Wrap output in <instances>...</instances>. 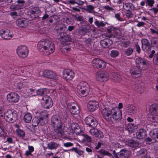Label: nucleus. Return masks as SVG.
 Segmentation results:
<instances>
[{
  "label": "nucleus",
  "mask_w": 158,
  "mask_h": 158,
  "mask_svg": "<svg viewBox=\"0 0 158 158\" xmlns=\"http://www.w3.org/2000/svg\"><path fill=\"white\" fill-rule=\"evenodd\" d=\"M16 23L19 27L25 28L28 25V21L25 19H19L16 20Z\"/></svg>",
  "instance_id": "6ab92c4d"
},
{
  "label": "nucleus",
  "mask_w": 158,
  "mask_h": 158,
  "mask_svg": "<svg viewBox=\"0 0 158 158\" xmlns=\"http://www.w3.org/2000/svg\"><path fill=\"white\" fill-rule=\"evenodd\" d=\"M131 153V152L129 150L123 149L120 152V155L122 158H128Z\"/></svg>",
  "instance_id": "393cba45"
},
{
  "label": "nucleus",
  "mask_w": 158,
  "mask_h": 158,
  "mask_svg": "<svg viewBox=\"0 0 158 158\" xmlns=\"http://www.w3.org/2000/svg\"><path fill=\"white\" fill-rule=\"evenodd\" d=\"M119 54L117 50H113L111 51L110 53V56L113 57L115 58Z\"/></svg>",
  "instance_id": "de8ad7c7"
},
{
  "label": "nucleus",
  "mask_w": 158,
  "mask_h": 158,
  "mask_svg": "<svg viewBox=\"0 0 158 158\" xmlns=\"http://www.w3.org/2000/svg\"><path fill=\"white\" fill-rule=\"evenodd\" d=\"M150 31L152 34H156L158 35V29L156 27L153 28H150Z\"/></svg>",
  "instance_id": "603ef678"
},
{
  "label": "nucleus",
  "mask_w": 158,
  "mask_h": 158,
  "mask_svg": "<svg viewBox=\"0 0 158 158\" xmlns=\"http://www.w3.org/2000/svg\"><path fill=\"white\" fill-rule=\"evenodd\" d=\"M32 119L31 114L29 113L26 114L24 116V120L26 123H29Z\"/></svg>",
  "instance_id": "4c0bfd02"
},
{
  "label": "nucleus",
  "mask_w": 158,
  "mask_h": 158,
  "mask_svg": "<svg viewBox=\"0 0 158 158\" xmlns=\"http://www.w3.org/2000/svg\"><path fill=\"white\" fill-rule=\"evenodd\" d=\"M138 22L136 26L139 27H143L145 24V23L143 22Z\"/></svg>",
  "instance_id": "338daca9"
},
{
  "label": "nucleus",
  "mask_w": 158,
  "mask_h": 158,
  "mask_svg": "<svg viewBox=\"0 0 158 158\" xmlns=\"http://www.w3.org/2000/svg\"><path fill=\"white\" fill-rule=\"evenodd\" d=\"M145 1L148 5L151 7L153 6L155 2L154 0H146Z\"/></svg>",
  "instance_id": "864d4df0"
},
{
  "label": "nucleus",
  "mask_w": 158,
  "mask_h": 158,
  "mask_svg": "<svg viewBox=\"0 0 158 158\" xmlns=\"http://www.w3.org/2000/svg\"><path fill=\"white\" fill-rule=\"evenodd\" d=\"M127 11V12L126 13V17L128 18H132L133 16V14L131 12V10Z\"/></svg>",
  "instance_id": "bf43d9fd"
},
{
  "label": "nucleus",
  "mask_w": 158,
  "mask_h": 158,
  "mask_svg": "<svg viewBox=\"0 0 158 158\" xmlns=\"http://www.w3.org/2000/svg\"><path fill=\"white\" fill-rule=\"evenodd\" d=\"M37 47L39 51L45 55L52 53L55 50L54 44L47 39L39 41Z\"/></svg>",
  "instance_id": "f03ea898"
},
{
  "label": "nucleus",
  "mask_w": 158,
  "mask_h": 158,
  "mask_svg": "<svg viewBox=\"0 0 158 158\" xmlns=\"http://www.w3.org/2000/svg\"><path fill=\"white\" fill-rule=\"evenodd\" d=\"M77 89L80 94L83 97L87 96L90 91V87L85 82H80L77 85Z\"/></svg>",
  "instance_id": "39448f33"
},
{
  "label": "nucleus",
  "mask_w": 158,
  "mask_h": 158,
  "mask_svg": "<svg viewBox=\"0 0 158 158\" xmlns=\"http://www.w3.org/2000/svg\"><path fill=\"white\" fill-rule=\"evenodd\" d=\"M24 6L22 5H13L10 7V9L11 11L16 10H18L23 9Z\"/></svg>",
  "instance_id": "f704fd0d"
},
{
  "label": "nucleus",
  "mask_w": 158,
  "mask_h": 158,
  "mask_svg": "<svg viewBox=\"0 0 158 158\" xmlns=\"http://www.w3.org/2000/svg\"><path fill=\"white\" fill-rule=\"evenodd\" d=\"M101 45L104 48H106L109 47V44L105 40H102L100 42Z\"/></svg>",
  "instance_id": "a19ab883"
},
{
  "label": "nucleus",
  "mask_w": 158,
  "mask_h": 158,
  "mask_svg": "<svg viewBox=\"0 0 158 158\" xmlns=\"http://www.w3.org/2000/svg\"><path fill=\"white\" fill-rule=\"evenodd\" d=\"M73 16L74 18L77 21H81L83 20V18L82 17L80 16L78 14H76L75 15H73Z\"/></svg>",
  "instance_id": "3c124183"
},
{
  "label": "nucleus",
  "mask_w": 158,
  "mask_h": 158,
  "mask_svg": "<svg viewBox=\"0 0 158 158\" xmlns=\"http://www.w3.org/2000/svg\"><path fill=\"white\" fill-rule=\"evenodd\" d=\"M150 135L154 139H158V129H155L151 131Z\"/></svg>",
  "instance_id": "e433bc0d"
},
{
  "label": "nucleus",
  "mask_w": 158,
  "mask_h": 158,
  "mask_svg": "<svg viewBox=\"0 0 158 158\" xmlns=\"http://www.w3.org/2000/svg\"><path fill=\"white\" fill-rule=\"evenodd\" d=\"M16 52L18 56L19 57L24 58L27 56L29 50L26 46L21 45L18 47L16 49Z\"/></svg>",
  "instance_id": "1a4fd4ad"
},
{
  "label": "nucleus",
  "mask_w": 158,
  "mask_h": 158,
  "mask_svg": "<svg viewBox=\"0 0 158 158\" xmlns=\"http://www.w3.org/2000/svg\"><path fill=\"white\" fill-rule=\"evenodd\" d=\"M112 79L117 83L120 82L121 80L120 75L118 73H113L112 74Z\"/></svg>",
  "instance_id": "2f4dec72"
},
{
  "label": "nucleus",
  "mask_w": 158,
  "mask_h": 158,
  "mask_svg": "<svg viewBox=\"0 0 158 158\" xmlns=\"http://www.w3.org/2000/svg\"><path fill=\"white\" fill-rule=\"evenodd\" d=\"M94 7L91 5H89L86 6V8L85 10L87 12L90 13H94L95 12L94 11Z\"/></svg>",
  "instance_id": "58836bf2"
},
{
  "label": "nucleus",
  "mask_w": 158,
  "mask_h": 158,
  "mask_svg": "<svg viewBox=\"0 0 158 158\" xmlns=\"http://www.w3.org/2000/svg\"><path fill=\"white\" fill-rule=\"evenodd\" d=\"M103 8L108 11H115V9L109 5H106L103 7Z\"/></svg>",
  "instance_id": "5fc2aeb1"
},
{
  "label": "nucleus",
  "mask_w": 158,
  "mask_h": 158,
  "mask_svg": "<svg viewBox=\"0 0 158 158\" xmlns=\"http://www.w3.org/2000/svg\"><path fill=\"white\" fill-rule=\"evenodd\" d=\"M96 79L98 81L105 82L109 78V74L105 71H102L97 72L96 73Z\"/></svg>",
  "instance_id": "0eeeda50"
},
{
  "label": "nucleus",
  "mask_w": 158,
  "mask_h": 158,
  "mask_svg": "<svg viewBox=\"0 0 158 158\" xmlns=\"http://www.w3.org/2000/svg\"><path fill=\"white\" fill-rule=\"evenodd\" d=\"M73 145V143L70 142H67L64 143V146L66 147H69Z\"/></svg>",
  "instance_id": "e2e57ef3"
},
{
  "label": "nucleus",
  "mask_w": 158,
  "mask_h": 158,
  "mask_svg": "<svg viewBox=\"0 0 158 158\" xmlns=\"http://www.w3.org/2000/svg\"><path fill=\"white\" fill-rule=\"evenodd\" d=\"M130 44V42L129 41H124L122 43L123 46L125 48L127 47Z\"/></svg>",
  "instance_id": "0e129e2a"
},
{
  "label": "nucleus",
  "mask_w": 158,
  "mask_h": 158,
  "mask_svg": "<svg viewBox=\"0 0 158 158\" xmlns=\"http://www.w3.org/2000/svg\"><path fill=\"white\" fill-rule=\"evenodd\" d=\"M43 75L45 77L56 79V75L55 73L50 70H45L43 72Z\"/></svg>",
  "instance_id": "aec40b11"
},
{
  "label": "nucleus",
  "mask_w": 158,
  "mask_h": 158,
  "mask_svg": "<svg viewBox=\"0 0 158 158\" xmlns=\"http://www.w3.org/2000/svg\"><path fill=\"white\" fill-rule=\"evenodd\" d=\"M0 35L2 37L6 40H9L12 38V35L8 30L0 31Z\"/></svg>",
  "instance_id": "5701e85b"
},
{
  "label": "nucleus",
  "mask_w": 158,
  "mask_h": 158,
  "mask_svg": "<svg viewBox=\"0 0 158 158\" xmlns=\"http://www.w3.org/2000/svg\"><path fill=\"white\" fill-rule=\"evenodd\" d=\"M73 149L74 150L75 152L78 154L79 155H82L84 157V156L83 153H84V152L83 151H81L77 148H73Z\"/></svg>",
  "instance_id": "37998d69"
},
{
  "label": "nucleus",
  "mask_w": 158,
  "mask_h": 158,
  "mask_svg": "<svg viewBox=\"0 0 158 158\" xmlns=\"http://www.w3.org/2000/svg\"><path fill=\"white\" fill-rule=\"evenodd\" d=\"M81 135L83 136L84 137L86 141L89 142L91 141V138L88 135L86 134H84L83 133V135Z\"/></svg>",
  "instance_id": "4d7b16f0"
},
{
  "label": "nucleus",
  "mask_w": 158,
  "mask_h": 158,
  "mask_svg": "<svg viewBox=\"0 0 158 158\" xmlns=\"http://www.w3.org/2000/svg\"><path fill=\"white\" fill-rule=\"evenodd\" d=\"M5 118V111L4 109L0 108V118Z\"/></svg>",
  "instance_id": "09e8293b"
},
{
  "label": "nucleus",
  "mask_w": 158,
  "mask_h": 158,
  "mask_svg": "<svg viewBox=\"0 0 158 158\" xmlns=\"http://www.w3.org/2000/svg\"><path fill=\"white\" fill-rule=\"evenodd\" d=\"M25 85L21 82H19L16 85V89L18 90H20L22 88L24 87Z\"/></svg>",
  "instance_id": "8fccbe9b"
},
{
  "label": "nucleus",
  "mask_w": 158,
  "mask_h": 158,
  "mask_svg": "<svg viewBox=\"0 0 158 158\" xmlns=\"http://www.w3.org/2000/svg\"><path fill=\"white\" fill-rule=\"evenodd\" d=\"M71 127L72 129L76 135H83V132L81 131L80 127L77 125L72 124Z\"/></svg>",
  "instance_id": "b1692460"
},
{
  "label": "nucleus",
  "mask_w": 158,
  "mask_h": 158,
  "mask_svg": "<svg viewBox=\"0 0 158 158\" xmlns=\"http://www.w3.org/2000/svg\"><path fill=\"white\" fill-rule=\"evenodd\" d=\"M18 114L16 111L13 110L8 109L5 113L6 121L10 123H14L17 119Z\"/></svg>",
  "instance_id": "423d86ee"
},
{
  "label": "nucleus",
  "mask_w": 158,
  "mask_h": 158,
  "mask_svg": "<svg viewBox=\"0 0 158 158\" xmlns=\"http://www.w3.org/2000/svg\"><path fill=\"white\" fill-rule=\"evenodd\" d=\"M99 152L103 155H106L109 157H112V155L110 153L108 152L103 149H100Z\"/></svg>",
  "instance_id": "ea45409f"
},
{
  "label": "nucleus",
  "mask_w": 158,
  "mask_h": 158,
  "mask_svg": "<svg viewBox=\"0 0 158 158\" xmlns=\"http://www.w3.org/2000/svg\"><path fill=\"white\" fill-rule=\"evenodd\" d=\"M74 76V73L70 69H65L63 71V77L67 81L72 80Z\"/></svg>",
  "instance_id": "f3484780"
},
{
  "label": "nucleus",
  "mask_w": 158,
  "mask_h": 158,
  "mask_svg": "<svg viewBox=\"0 0 158 158\" xmlns=\"http://www.w3.org/2000/svg\"><path fill=\"white\" fill-rule=\"evenodd\" d=\"M141 42L143 50L147 52L151 50L152 46L148 40L146 39H143L141 40Z\"/></svg>",
  "instance_id": "a211bd4d"
},
{
  "label": "nucleus",
  "mask_w": 158,
  "mask_h": 158,
  "mask_svg": "<svg viewBox=\"0 0 158 158\" xmlns=\"http://www.w3.org/2000/svg\"><path fill=\"white\" fill-rule=\"evenodd\" d=\"M19 98V95L16 93L12 92L8 94L7 96L8 101L10 103L17 102Z\"/></svg>",
  "instance_id": "4468645a"
},
{
  "label": "nucleus",
  "mask_w": 158,
  "mask_h": 158,
  "mask_svg": "<svg viewBox=\"0 0 158 158\" xmlns=\"http://www.w3.org/2000/svg\"><path fill=\"white\" fill-rule=\"evenodd\" d=\"M85 121L89 126L93 127L89 131V132L91 135L99 138H102L104 137L103 133L101 131L94 128L98 124V122L95 118L91 115H89L85 118Z\"/></svg>",
  "instance_id": "7ed1b4c3"
},
{
  "label": "nucleus",
  "mask_w": 158,
  "mask_h": 158,
  "mask_svg": "<svg viewBox=\"0 0 158 158\" xmlns=\"http://www.w3.org/2000/svg\"><path fill=\"white\" fill-rule=\"evenodd\" d=\"M60 146L59 143L54 142H51L48 144L47 148L51 150H55Z\"/></svg>",
  "instance_id": "c756f323"
},
{
  "label": "nucleus",
  "mask_w": 158,
  "mask_h": 158,
  "mask_svg": "<svg viewBox=\"0 0 158 158\" xmlns=\"http://www.w3.org/2000/svg\"><path fill=\"white\" fill-rule=\"evenodd\" d=\"M60 37L58 39L62 42L69 41L71 40L69 36L67 34H64L63 33H60Z\"/></svg>",
  "instance_id": "bb28decb"
},
{
  "label": "nucleus",
  "mask_w": 158,
  "mask_h": 158,
  "mask_svg": "<svg viewBox=\"0 0 158 158\" xmlns=\"http://www.w3.org/2000/svg\"><path fill=\"white\" fill-rule=\"evenodd\" d=\"M149 120L153 123L158 122V116L157 113L152 112L149 117Z\"/></svg>",
  "instance_id": "cd10ccee"
},
{
  "label": "nucleus",
  "mask_w": 158,
  "mask_h": 158,
  "mask_svg": "<svg viewBox=\"0 0 158 158\" xmlns=\"http://www.w3.org/2000/svg\"><path fill=\"white\" fill-rule=\"evenodd\" d=\"M133 49L129 47L125 50L124 53L125 54L128 56H130L133 52Z\"/></svg>",
  "instance_id": "c03bdc74"
},
{
  "label": "nucleus",
  "mask_w": 158,
  "mask_h": 158,
  "mask_svg": "<svg viewBox=\"0 0 158 158\" xmlns=\"http://www.w3.org/2000/svg\"><path fill=\"white\" fill-rule=\"evenodd\" d=\"M95 25L98 27H103L106 25V23L103 21H101L100 22L96 20L94 22Z\"/></svg>",
  "instance_id": "79ce46f5"
},
{
  "label": "nucleus",
  "mask_w": 158,
  "mask_h": 158,
  "mask_svg": "<svg viewBox=\"0 0 158 158\" xmlns=\"http://www.w3.org/2000/svg\"><path fill=\"white\" fill-rule=\"evenodd\" d=\"M136 67L145 70L148 67V63L144 59L138 57L135 60Z\"/></svg>",
  "instance_id": "f8f14e48"
},
{
  "label": "nucleus",
  "mask_w": 158,
  "mask_h": 158,
  "mask_svg": "<svg viewBox=\"0 0 158 158\" xmlns=\"http://www.w3.org/2000/svg\"><path fill=\"white\" fill-rule=\"evenodd\" d=\"M130 73L132 77L135 79L141 77L143 74L141 69L136 67L131 68Z\"/></svg>",
  "instance_id": "9d476101"
},
{
  "label": "nucleus",
  "mask_w": 158,
  "mask_h": 158,
  "mask_svg": "<svg viewBox=\"0 0 158 158\" xmlns=\"http://www.w3.org/2000/svg\"><path fill=\"white\" fill-rule=\"evenodd\" d=\"M42 100L44 101L46 105V108L48 109L51 107L53 105V102L52 99L47 95L43 96Z\"/></svg>",
  "instance_id": "412c9836"
},
{
  "label": "nucleus",
  "mask_w": 158,
  "mask_h": 158,
  "mask_svg": "<svg viewBox=\"0 0 158 158\" xmlns=\"http://www.w3.org/2000/svg\"><path fill=\"white\" fill-rule=\"evenodd\" d=\"M134 128L135 126L134 124L132 123H129L127 126V129L129 132H132L134 131Z\"/></svg>",
  "instance_id": "a18cd8bd"
},
{
  "label": "nucleus",
  "mask_w": 158,
  "mask_h": 158,
  "mask_svg": "<svg viewBox=\"0 0 158 158\" xmlns=\"http://www.w3.org/2000/svg\"><path fill=\"white\" fill-rule=\"evenodd\" d=\"M151 44H156L158 43V38L153 37L151 40Z\"/></svg>",
  "instance_id": "13d9d810"
},
{
  "label": "nucleus",
  "mask_w": 158,
  "mask_h": 158,
  "mask_svg": "<svg viewBox=\"0 0 158 158\" xmlns=\"http://www.w3.org/2000/svg\"><path fill=\"white\" fill-rule=\"evenodd\" d=\"M153 62L157 65H158V53L155 54L153 58Z\"/></svg>",
  "instance_id": "052dcab7"
},
{
  "label": "nucleus",
  "mask_w": 158,
  "mask_h": 158,
  "mask_svg": "<svg viewBox=\"0 0 158 158\" xmlns=\"http://www.w3.org/2000/svg\"><path fill=\"white\" fill-rule=\"evenodd\" d=\"M37 95L42 96L45 95L49 93V91L48 89L46 88L40 89L36 91Z\"/></svg>",
  "instance_id": "7c9ffc66"
},
{
  "label": "nucleus",
  "mask_w": 158,
  "mask_h": 158,
  "mask_svg": "<svg viewBox=\"0 0 158 158\" xmlns=\"http://www.w3.org/2000/svg\"><path fill=\"white\" fill-rule=\"evenodd\" d=\"M16 132L17 135L19 137L23 138L25 137V132L23 130L18 128L16 130Z\"/></svg>",
  "instance_id": "c9c22d12"
},
{
  "label": "nucleus",
  "mask_w": 158,
  "mask_h": 158,
  "mask_svg": "<svg viewBox=\"0 0 158 158\" xmlns=\"http://www.w3.org/2000/svg\"><path fill=\"white\" fill-rule=\"evenodd\" d=\"M92 63L93 66L98 69H103L106 66V63L103 60H101L98 58H95L93 59Z\"/></svg>",
  "instance_id": "9b49d317"
},
{
  "label": "nucleus",
  "mask_w": 158,
  "mask_h": 158,
  "mask_svg": "<svg viewBox=\"0 0 158 158\" xmlns=\"http://www.w3.org/2000/svg\"><path fill=\"white\" fill-rule=\"evenodd\" d=\"M79 32L80 35H84L86 33V31L84 28L82 27L79 29Z\"/></svg>",
  "instance_id": "6e6d98bb"
},
{
  "label": "nucleus",
  "mask_w": 158,
  "mask_h": 158,
  "mask_svg": "<svg viewBox=\"0 0 158 158\" xmlns=\"http://www.w3.org/2000/svg\"><path fill=\"white\" fill-rule=\"evenodd\" d=\"M99 103L96 100H90L88 103V109L89 111L93 112L96 110L98 107Z\"/></svg>",
  "instance_id": "2eb2a0df"
},
{
  "label": "nucleus",
  "mask_w": 158,
  "mask_h": 158,
  "mask_svg": "<svg viewBox=\"0 0 158 158\" xmlns=\"http://www.w3.org/2000/svg\"><path fill=\"white\" fill-rule=\"evenodd\" d=\"M76 3L79 5H82L84 3V2L83 1L81 0H75Z\"/></svg>",
  "instance_id": "69168bd1"
},
{
  "label": "nucleus",
  "mask_w": 158,
  "mask_h": 158,
  "mask_svg": "<svg viewBox=\"0 0 158 158\" xmlns=\"http://www.w3.org/2000/svg\"><path fill=\"white\" fill-rule=\"evenodd\" d=\"M118 31V29L117 28L112 26L108 27L106 36L109 38H115V35H117Z\"/></svg>",
  "instance_id": "ddd939ff"
},
{
  "label": "nucleus",
  "mask_w": 158,
  "mask_h": 158,
  "mask_svg": "<svg viewBox=\"0 0 158 158\" xmlns=\"http://www.w3.org/2000/svg\"><path fill=\"white\" fill-rule=\"evenodd\" d=\"M67 107L70 113L73 114H77L79 113V108L78 106L72 103H68Z\"/></svg>",
  "instance_id": "dca6fc26"
},
{
  "label": "nucleus",
  "mask_w": 158,
  "mask_h": 158,
  "mask_svg": "<svg viewBox=\"0 0 158 158\" xmlns=\"http://www.w3.org/2000/svg\"><path fill=\"white\" fill-rule=\"evenodd\" d=\"M133 5L131 3L124 2L123 3V8L126 11H130L132 10Z\"/></svg>",
  "instance_id": "473e14b6"
},
{
  "label": "nucleus",
  "mask_w": 158,
  "mask_h": 158,
  "mask_svg": "<svg viewBox=\"0 0 158 158\" xmlns=\"http://www.w3.org/2000/svg\"><path fill=\"white\" fill-rule=\"evenodd\" d=\"M128 144L131 147L136 148L138 146L139 143L137 141L131 139L128 141Z\"/></svg>",
  "instance_id": "72a5a7b5"
},
{
  "label": "nucleus",
  "mask_w": 158,
  "mask_h": 158,
  "mask_svg": "<svg viewBox=\"0 0 158 158\" xmlns=\"http://www.w3.org/2000/svg\"><path fill=\"white\" fill-rule=\"evenodd\" d=\"M101 113L103 118L110 123L119 121L122 118V111L117 107L111 109L105 106L102 109Z\"/></svg>",
  "instance_id": "f257e3e1"
},
{
  "label": "nucleus",
  "mask_w": 158,
  "mask_h": 158,
  "mask_svg": "<svg viewBox=\"0 0 158 158\" xmlns=\"http://www.w3.org/2000/svg\"><path fill=\"white\" fill-rule=\"evenodd\" d=\"M51 125L54 128L55 132L59 137H61L64 133L63 124L60 117L56 115L53 116L51 119Z\"/></svg>",
  "instance_id": "20e7f679"
},
{
  "label": "nucleus",
  "mask_w": 158,
  "mask_h": 158,
  "mask_svg": "<svg viewBox=\"0 0 158 158\" xmlns=\"http://www.w3.org/2000/svg\"><path fill=\"white\" fill-rule=\"evenodd\" d=\"M127 111L128 113L131 115H133L135 114L136 112V109L135 106L133 105H129L127 107Z\"/></svg>",
  "instance_id": "c85d7f7f"
},
{
  "label": "nucleus",
  "mask_w": 158,
  "mask_h": 158,
  "mask_svg": "<svg viewBox=\"0 0 158 158\" xmlns=\"http://www.w3.org/2000/svg\"><path fill=\"white\" fill-rule=\"evenodd\" d=\"M92 39L90 38H89L87 39L85 41V43L86 44H87L89 46L90 44V43L92 41Z\"/></svg>",
  "instance_id": "774afa93"
},
{
  "label": "nucleus",
  "mask_w": 158,
  "mask_h": 158,
  "mask_svg": "<svg viewBox=\"0 0 158 158\" xmlns=\"http://www.w3.org/2000/svg\"><path fill=\"white\" fill-rule=\"evenodd\" d=\"M138 87L137 89V90L138 92H142L143 90H144V88L143 87H142L140 85H137Z\"/></svg>",
  "instance_id": "680f3d73"
},
{
  "label": "nucleus",
  "mask_w": 158,
  "mask_h": 158,
  "mask_svg": "<svg viewBox=\"0 0 158 158\" xmlns=\"http://www.w3.org/2000/svg\"><path fill=\"white\" fill-rule=\"evenodd\" d=\"M47 112L44 111L41 112V114L42 116L43 117H35L32 120V125L33 126L36 127L39 124L41 125L44 124V123L43 121L44 119V118L45 117L47 118L48 116V115L47 114Z\"/></svg>",
  "instance_id": "6e6552de"
},
{
  "label": "nucleus",
  "mask_w": 158,
  "mask_h": 158,
  "mask_svg": "<svg viewBox=\"0 0 158 158\" xmlns=\"http://www.w3.org/2000/svg\"><path fill=\"white\" fill-rule=\"evenodd\" d=\"M152 112H155V113H158V104H154L152 105L151 108Z\"/></svg>",
  "instance_id": "49530a36"
},
{
  "label": "nucleus",
  "mask_w": 158,
  "mask_h": 158,
  "mask_svg": "<svg viewBox=\"0 0 158 158\" xmlns=\"http://www.w3.org/2000/svg\"><path fill=\"white\" fill-rule=\"evenodd\" d=\"M146 135V130L143 129H140L137 133L136 136L137 139H141L144 138Z\"/></svg>",
  "instance_id": "a878e982"
},
{
  "label": "nucleus",
  "mask_w": 158,
  "mask_h": 158,
  "mask_svg": "<svg viewBox=\"0 0 158 158\" xmlns=\"http://www.w3.org/2000/svg\"><path fill=\"white\" fill-rule=\"evenodd\" d=\"M41 13V11L40 9L37 7L33 8L31 10L30 13L31 18L32 19L38 17Z\"/></svg>",
  "instance_id": "4be33fe9"
}]
</instances>
